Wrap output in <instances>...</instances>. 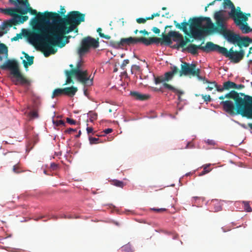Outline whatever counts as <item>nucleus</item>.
<instances>
[{"instance_id":"obj_37","label":"nucleus","mask_w":252,"mask_h":252,"mask_svg":"<svg viewBox=\"0 0 252 252\" xmlns=\"http://www.w3.org/2000/svg\"><path fill=\"white\" fill-rule=\"evenodd\" d=\"M150 20L149 17H147L145 18H138L136 19V21L138 24H145L147 20Z\"/></svg>"},{"instance_id":"obj_36","label":"nucleus","mask_w":252,"mask_h":252,"mask_svg":"<svg viewBox=\"0 0 252 252\" xmlns=\"http://www.w3.org/2000/svg\"><path fill=\"white\" fill-rule=\"evenodd\" d=\"M243 203L244 204V208L247 212H251L252 211V209L250 207L248 202L243 201Z\"/></svg>"},{"instance_id":"obj_22","label":"nucleus","mask_w":252,"mask_h":252,"mask_svg":"<svg viewBox=\"0 0 252 252\" xmlns=\"http://www.w3.org/2000/svg\"><path fill=\"white\" fill-rule=\"evenodd\" d=\"M202 80H203L204 83H208V86L206 88L208 91H211L214 89H216V90L218 91V89H220V86H219L215 82H210L208 80L206 79L205 78H202Z\"/></svg>"},{"instance_id":"obj_50","label":"nucleus","mask_w":252,"mask_h":252,"mask_svg":"<svg viewBox=\"0 0 252 252\" xmlns=\"http://www.w3.org/2000/svg\"><path fill=\"white\" fill-rule=\"evenodd\" d=\"M152 31L156 34H159L160 33V30L157 27H154L152 29Z\"/></svg>"},{"instance_id":"obj_38","label":"nucleus","mask_w":252,"mask_h":252,"mask_svg":"<svg viewBox=\"0 0 252 252\" xmlns=\"http://www.w3.org/2000/svg\"><path fill=\"white\" fill-rule=\"evenodd\" d=\"M53 122L54 125L55 126H59L60 125H62V126H64L65 125L64 122L63 120H57V121L53 120Z\"/></svg>"},{"instance_id":"obj_60","label":"nucleus","mask_w":252,"mask_h":252,"mask_svg":"<svg viewBox=\"0 0 252 252\" xmlns=\"http://www.w3.org/2000/svg\"><path fill=\"white\" fill-rule=\"evenodd\" d=\"M51 167L54 170L56 169L57 168V165L55 163H51Z\"/></svg>"},{"instance_id":"obj_46","label":"nucleus","mask_w":252,"mask_h":252,"mask_svg":"<svg viewBox=\"0 0 252 252\" xmlns=\"http://www.w3.org/2000/svg\"><path fill=\"white\" fill-rule=\"evenodd\" d=\"M204 101L209 102L211 101V97L209 95H202Z\"/></svg>"},{"instance_id":"obj_8","label":"nucleus","mask_w":252,"mask_h":252,"mask_svg":"<svg viewBox=\"0 0 252 252\" xmlns=\"http://www.w3.org/2000/svg\"><path fill=\"white\" fill-rule=\"evenodd\" d=\"M155 40H158L156 38H147L145 37H131L127 38H122L120 41L117 43L118 46H132L142 43L146 46L152 44V42Z\"/></svg>"},{"instance_id":"obj_56","label":"nucleus","mask_w":252,"mask_h":252,"mask_svg":"<svg viewBox=\"0 0 252 252\" xmlns=\"http://www.w3.org/2000/svg\"><path fill=\"white\" fill-rule=\"evenodd\" d=\"M139 32L140 33L143 34L145 35L149 34V32L146 30H141V31H139Z\"/></svg>"},{"instance_id":"obj_44","label":"nucleus","mask_w":252,"mask_h":252,"mask_svg":"<svg viewBox=\"0 0 252 252\" xmlns=\"http://www.w3.org/2000/svg\"><path fill=\"white\" fill-rule=\"evenodd\" d=\"M66 122L70 125H75L76 124V121L73 119H70L69 118H67L66 119Z\"/></svg>"},{"instance_id":"obj_55","label":"nucleus","mask_w":252,"mask_h":252,"mask_svg":"<svg viewBox=\"0 0 252 252\" xmlns=\"http://www.w3.org/2000/svg\"><path fill=\"white\" fill-rule=\"evenodd\" d=\"M244 87H245V86L244 85H242V84L237 85L236 84V87H234V89H241L244 88Z\"/></svg>"},{"instance_id":"obj_48","label":"nucleus","mask_w":252,"mask_h":252,"mask_svg":"<svg viewBox=\"0 0 252 252\" xmlns=\"http://www.w3.org/2000/svg\"><path fill=\"white\" fill-rule=\"evenodd\" d=\"M76 131V129H73V128H68L67 129H66L64 131L65 133H71L72 132H75Z\"/></svg>"},{"instance_id":"obj_10","label":"nucleus","mask_w":252,"mask_h":252,"mask_svg":"<svg viewBox=\"0 0 252 252\" xmlns=\"http://www.w3.org/2000/svg\"><path fill=\"white\" fill-rule=\"evenodd\" d=\"M181 69L180 71L179 70L180 76L182 75H191L193 76H196L199 79H202V77L200 76V69L196 68L195 63L190 64L186 62H182Z\"/></svg>"},{"instance_id":"obj_51","label":"nucleus","mask_w":252,"mask_h":252,"mask_svg":"<svg viewBox=\"0 0 252 252\" xmlns=\"http://www.w3.org/2000/svg\"><path fill=\"white\" fill-rule=\"evenodd\" d=\"M152 209L157 212H164V211H166V209H165V208H160V209L153 208Z\"/></svg>"},{"instance_id":"obj_29","label":"nucleus","mask_w":252,"mask_h":252,"mask_svg":"<svg viewBox=\"0 0 252 252\" xmlns=\"http://www.w3.org/2000/svg\"><path fill=\"white\" fill-rule=\"evenodd\" d=\"M241 21V24L239 25H241L240 29L242 31V32L244 33H247L252 31V29L248 26L247 23H242L241 19H240Z\"/></svg>"},{"instance_id":"obj_31","label":"nucleus","mask_w":252,"mask_h":252,"mask_svg":"<svg viewBox=\"0 0 252 252\" xmlns=\"http://www.w3.org/2000/svg\"><path fill=\"white\" fill-rule=\"evenodd\" d=\"M193 40H190L189 38L188 37H187L186 36H185V39H184L183 38V36L181 42H180L179 44H178L177 45V47L178 48L184 47L186 45L187 43L190 42H193Z\"/></svg>"},{"instance_id":"obj_62","label":"nucleus","mask_w":252,"mask_h":252,"mask_svg":"<svg viewBox=\"0 0 252 252\" xmlns=\"http://www.w3.org/2000/svg\"><path fill=\"white\" fill-rule=\"evenodd\" d=\"M7 32V30H6L4 32H0V36H2L4 34H5Z\"/></svg>"},{"instance_id":"obj_35","label":"nucleus","mask_w":252,"mask_h":252,"mask_svg":"<svg viewBox=\"0 0 252 252\" xmlns=\"http://www.w3.org/2000/svg\"><path fill=\"white\" fill-rule=\"evenodd\" d=\"M101 31H102V29L101 28H98L97 29V32L98 33L99 35L101 37L104 38H105L106 39H108V40L110 39L111 38V36L110 35L104 34V33L101 32Z\"/></svg>"},{"instance_id":"obj_12","label":"nucleus","mask_w":252,"mask_h":252,"mask_svg":"<svg viewBox=\"0 0 252 252\" xmlns=\"http://www.w3.org/2000/svg\"><path fill=\"white\" fill-rule=\"evenodd\" d=\"M241 95L245 97L240 114L248 119H252V96L241 93Z\"/></svg>"},{"instance_id":"obj_39","label":"nucleus","mask_w":252,"mask_h":252,"mask_svg":"<svg viewBox=\"0 0 252 252\" xmlns=\"http://www.w3.org/2000/svg\"><path fill=\"white\" fill-rule=\"evenodd\" d=\"M140 70V67L139 65H132L131 68V72L132 74L134 73L135 71H139Z\"/></svg>"},{"instance_id":"obj_20","label":"nucleus","mask_w":252,"mask_h":252,"mask_svg":"<svg viewBox=\"0 0 252 252\" xmlns=\"http://www.w3.org/2000/svg\"><path fill=\"white\" fill-rule=\"evenodd\" d=\"M172 70L166 72L163 77L165 81H169L171 80L174 75L179 72V69L176 66H174L171 67Z\"/></svg>"},{"instance_id":"obj_58","label":"nucleus","mask_w":252,"mask_h":252,"mask_svg":"<svg viewBox=\"0 0 252 252\" xmlns=\"http://www.w3.org/2000/svg\"><path fill=\"white\" fill-rule=\"evenodd\" d=\"M221 210V207L220 205H218L216 208H214L215 212H218Z\"/></svg>"},{"instance_id":"obj_52","label":"nucleus","mask_w":252,"mask_h":252,"mask_svg":"<svg viewBox=\"0 0 252 252\" xmlns=\"http://www.w3.org/2000/svg\"><path fill=\"white\" fill-rule=\"evenodd\" d=\"M206 143L208 145H214L215 144V142L213 140L208 139L207 140Z\"/></svg>"},{"instance_id":"obj_30","label":"nucleus","mask_w":252,"mask_h":252,"mask_svg":"<svg viewBox=\"0 0 252 252\" xmlns=\"http://www.w3.org/2000/svg\"><path fill=\"white\" fill-rule=\"evenodd\" d=\"M211 165V164H210V163L203 165L202 166V168H203V170L201 172H200L199 173V175L203 176V175L210 172L212 170V169L210 168Z\"/></svg>"},{"instance_id":"obj_45","label":"nucleus","mask_w":252,"mask_h":252,"mask_svg":"<svg viewBox=\"0 0 252 252\" xmlns=\"http://www.w3.org/2000/svg\"><path fill=\"white\" fill-rule=\"evenodd\" d=\"M30 117L32 118H35L38 117V114L36 111H31L30 113Z\"/></svg>"},{"instance_id":"obj_27","label":"nucleus","mask_w":252,"mask_h":252,"mask_svg":"<svg viewBox=\"0 0 252 252\" xmlns=\"http://www.w3.org/2000/svg\"><path fill=\"white\" fill-rule=\"evenodd\" d=\"M9 2L17 7H19V4L25 5L26 7L30 5L28 0H9Z\"/></svg>"},{"instance_id":"obj_16","label":"nucleus","mask_w":252,"mask_h":252,"mask_svg":"<svg viewBox=\"0 0 252 252\" xmlns=\"http://www.w3.org/2000/svg\"><path fill=\"white\" fill-rule=\"evenodd\" d=\"M9 20L4 22L0 27V32L5 31L8 27H11L13 25L23 24L27 21L29 17L28 16H16Z\"/></svg>"},{"instance_id":"obj_24","label":"nucleus","mask_w":252,"mask_h":252,"mask_svg":"<svg viewBox=\"0 0 252 252\" xmlns=\"http://www.w3.org/2000/svg\"><path fill=\"white\" fill-rule=\"evenodd\" d=\"M77 88L72 86L70 87H67L63 88L64 94L69 96H74L76 93L77 92Z\"/></svg>"},{"instance_id":"obj_6","label":"nucleus","mask_w":252,"mask_h":252,"mask_svg":"<svg viewBox=\"0 0 252 252\" xmlns=\"http://www.w3.org/2000/svg\"><path fill=\"white\" fill-rule=\"evenodd\" d=\"M222 6L224 8H229L231 9L229 15L233 19L236 25H240L241 24L240 19H241L245 22L248 20V17L241 11L240 8L237 7V9H236L234 5L230 0H223Z\"/></svg>"},{"instance_id":"obj_19","label":"nucleus","mask_w":252,"mask_h":252,"mask_svg":"<svg viewBox=\"0 0 252 252\" xmlns=\"http://www.w3.org/2000/svg\"><path fill=\"white\" fill-rule=\"evenodd\" d=\"M170 31L167 33V34H164V33H163L162 34V38H158V37H149V38H156L158 39V40H155V41H153L152 42V44L153 43H159L160 42L161 44H163L164 43L167 44V45H170L172 44V41L171 39V35H170Z\"/></svg>"},{"instance_id":"obj_61","label":"nucleus","mask_w":252,"mask_h":252,"mask_svg":"<svg viewBox=\"0 0 252 252\" xmlns=\"http://www.w3.org/2000/svg\"><path fill=\"white\" fill-rule=\"evenodd\" d=\"M192 147V145L191 144V143L189 142L186 147V148H190Z\"/></svg>"},{"instance_id":"obj_47","label":"nucleus","mask_w":252,"mask_h":252,"mask_svg":"<svg viewBox=\"0 0 252 252\" xmlns=\"http://www.w3.org/2000/svg\"><path fill=\"white\" fill-rule=\"evenodd\" d=\"M22 33H19L16 35V36H14L12 39V40L13 41H16L18 40L19 38H22Z\"/></svg>"},{"instance_id":"obj_32","label":"nucleus","mask_w":252,"mask_h":252,"mask_svg":"<svg viewBox=\"0 0 252 252\" xmlns=\"http://www.w3.org/2000/svg\"><path fill=\"white\" fill-rule=\"evenodd\" d=\"M63 94H64V91L63 89H56L54 90V91L53 92L52 97L54 98L55 97L58 96L59 95H61Z\"/></svg>"},{"instance_id":"obj_28","label":"nucleus","mask_w":252,"mask_h":252,"mask_svg":"<svg viewBox=\"0 0 252 252\" xmlns=\"http://www.w3.org/2000/svg\"><path fill=\"white\" fill-rule=\"evenodd\" d=\"M25 54V57L27 59V61L24 60L23 61V63L25 67H27L28 65H31L33 63V59L34 57L33 56H30L27 53H24Z\"/></svg>"},{"instance_id":"obj_34","label":"nucleus","mask_w":252,"mask_h":252,"mask_svg":"<svg viewBox=\"0 0 252 252\" xmlns=\"http://www.w3.org/2000/svg\"><path fill=\"white\" fill-rule=\"evenodd\" d=\"M112 184L119 188H123L125 186V184L123 181L118 180H114L112 181Z\"/></svg>"},{"instance_id":"obj_53","label":"nucleus","mask_w":252,"mask_h":252,"mask_svg":"<svg viewBox=\"0 0 252 252\" xmlns=\"http://www.w3.org/2000/svg\"><path fill=\"white\" fill-rule=\"evenodd\" d=\"M112 131H113V129L112 128H108L105 129L104 130V132L105 134H109V133L112 132Z\"/></svg>"},{"instance_id":"obj_43","label":"nucleus","mask_w":252,"mask_h":252,"mask_svg":"<svg viewBox=\"0 0 252 252\" xmlns=\"http://www.w3.org/2000/svg\"><path fill=\"white\" fill-rule=\"evenodd\" d=\"M31 14L32 15H37V16H36V17H37V16H38V15L39 12L37 13V11H36V10H35V9H32V12H31ZM36 18H37V17H36L35 18H34V19H33V20H34V22H34V24H36V25H35V26H37V23H37V22H36L35 21V19H36Z\"/></svg>"},{"instance_id":"obj_7","label":"nucleus","mask_w":252,"mask_h":252,"mask_svg":"<svg viewBox=\"0 0 252 252\" xmlns=\"http://www.w3.org/2000/svg\"><path fill=\"white\" fill-rule=\"evenodd\" d=\"M218 53L222 54L229 59L233 63H238L242 60L245 55L244 51L241 50L239 51H234L233 48L228 50L226 48L220 46L216 44V51Z\"/></svg>"},{"instance_id":"obj_54","label":"nucleus","mask_w":252,"mask_h":252,"mask_svg":"<svg viewBox=\"0 0 252 252\" xmlns=\"http://www.w3.org/2000/svg\"><path fill=\"white\" fill-rule=\"evenodd\" d=\"M97 114L96 113H93L92 115L91 116V120L92 121L96 119Z\"/></svg>"},{"instance_id":"obj_42","label":"nucleus","mask_w":252,"mask_h":252,"mask_svg":"<svg viewBox=\"0 0 252 252\" xmlns=\"http://www.w3.org/2000/svg\"><path fill=\"white\" fill-rule=\"evenodd\" d=\"M129 63V61L127 59H126V60H124L123 62V63H122L121 65V68L122 69H124L126 66Z\"/></svg>"},{"instance_id":"obj_49","label":"nucleus","mask_w":252,"mask_h":252,"mask_svg":"<svg viewBox=\"0 0 252 252\" xmlns=\"http://www.w3.org/2000/svg\"><path fill=\"white\" fill-rule=\"evenodd\" d=\"M159 15H160L159 13L157 12V13L153 14L151 16L149 17V18H150V20H152L155 17H158V16H159Z\"/></svg>"},{"instance_id":"obj_9","label":"nucleus","mask_w":252,"mask_h":252,"mask_svg":"<svg viewBox=\"0 0 252 252\" xmlns=\"http://www.w3.org/2000/svg\"><path fill=\"white\" fill-rule=\"evenodd\" d=\"M99 39H96L91 36L83 38L81 41V45L78 50L79 55L81 57L88 53L91 48L95 49L99 46Z\"/></svg>"},{"instance_id":"obj_15","label":"nucleus","mask_w":252,"mask_h":252,"mask_svg":"<svg viewBox=\"0 0 252 252\" xmlns=\"http://www.w3.org/2000/svg\"><path fill=\"white\" fill-rule=\"evenodd\" d=\"M32 8L30 7V5L27 6L26 8H23L21 7H17L16 8H7L5 9H0V11L5 14L11 16H24L27 14L28 12H31L32 10Z\"/></svg>"},{"instance_id":"obj_11","label":"nucleus","mask_w":252,"mask_h":252,"mask_svg":"<svg viewBox=\"0 0 252 252\" xmlns=\"http://www.w3.org/2000/svg\"><path fill=\"white\" fill-rule=\"evenodd\" d=\"M216 44L212 42H207L205 46H202V44L196 45L193 44H189L186 50L192 55H196L198 53V50L200 49L206 52L216 51Z\"/></svg>"},{"instance_id":"obj_25","label":"nucleus","mask_w":252,"mask_h":252,"mask_svg":"<svg viewBox=\"0 0 252 252\" xmlns=\"http://www.w3.org/2000/svg\"><path fill=\"white\" fill-rule=\"evenodd\" d=\"M252 42V40L248 37H245L242 38L240 37V39H239V41H238L237 45L240 47L242 45H243L245 47H247Z\"/></svg>"},{"instance_id":"obj_26","label":"nucleus","mask_w":252,"mask_h":252,"mask_svg":"<svg viewBox=\"0 0 252 252\" xmlns=\"http://www.w3.org/2000/svg\"><path fill=\"white\" fill-rule=\"evenodd\" d=\"M170 35H171L173 40L177 42L178 44L181 42L183 37L182 34L176 31H171Z\"/></svg>"},{"instance_id":"obj_17","label":"nucleus","mask_w":252,"mask_h":252,"mask_svg":"<svg viewBox=\"0 0 252 252\" xmlns=\"http://www.w3.org/2000/svg\"><path fill=\"white\" fill-rule=\"evenodd\" d=\"M155 82L156 84L163 83V86L165 88L167 89L178 94L179 100H180L181 99V95L184 94V92L183 91L177 89L170 84L165 83L164 82H165V81L163 76L155 77Z\"/></svg>"},{"instance_id":"obj_23","label":"nucleus","mask_w":252,"mask_h":252,"mask_svg":"<svg viewBox=\"0 0 252 252\" xmlns=\"http://www.w3.org/2000/svg\"><path fill=\"white\" fill-rule=\"evenodd\" d=\"M236 84L230 81H228L223 83V87L218 89V92H222L225 90H228L230 89L234 88V87H236Z\"/></svg>"},{"instance_id":"obj_13","label":"nucleus","mask_w":252,"mask_h":252,"mask_svg":"<svg viewBox=\"0 0 252 252\" xmlns=\"http://www.w3.org/2000/svg\"><path fill=\"white\" fill-rule=\"evenodd\" d=\"M73 76L76 77L84 86H91L93 84L94 77L91 78V75H89L87 70L79 71L76 70L74 73H71V78Z\"/></svg>"},{"instance_id":"obj_14","label":"nucleus","mask_w":252,"mask_h":252,"mask_svg":"<svg viewBox=\"0 0 252 252\" xmlns=\"http://www.w3.org/2000/svg\"><path fill=\"white\" fill-rule=\"evenodd\" d=\"M32 8L30 7V5L27 6L26 8H23L21 7H17L16 8H7L5 9H0V11L5 14L11 16H24L27 14L28 12H31L32 10Z\"/></svg>"},{"instance_id":"obj_18","label":"nucleus","mask_w":252,"mask_h":252,"mask_svg":"<svg viewBox=\"0 0 252 252\" xmlns=\"http://www.w3.org/2000/svg\"><path fill=\"white\" fill-rule=\"evenodd\" d=\"M82 65V61L80 60L79 62L77 63L74 68H72L70 70H66L65 71V74L66 76V80L65 85L70 84L71 83H73L72 79H71V73H74L76 71V70L77 71L82 70L81 69Z\"/></svg>"},{"instance_id":"obj_1","label":"nucleus","mask_w":252,"mask_h":252,"mask_svg":"<svg viewBox=\"0 0 252 252\" xmlns=\"http://www.w3.org/2000/svg\"><path fill=\"white\" fill-rule=\"evenodd\" d=\"M65 19L56 12H39L35 19L37 26L33 27L32 32H26L25 36L32 45L40 47L45 57L54 54L57 52L54 46L63 47L65 44L63 42V38L65 37Z\"/></svg>"},{"instance_id":"obj_41","label":"nucleus","mask_w":252,"mask_h":252,"mask_svg":"<svg viewBox=\"0 0 252 252\" xmlns=\"http://www.w3.org/2000/svg\"><path fill=\"white\" fill-rule=\"evenodd\" d=\"M13 171L16 173H20V165L19 164H17L13 166Z\"/></svg>"},{"instance_id":"obj_59","label":"nucleus","mask_w":252,"mask_h":252,"mask_svg":"<svg viewBox=\"0 0 252 252\" xmlns=\"http://www.w3.org/2000/svg\"><path fill=\"white\" fill-rule=\"evenodd\" d=\"M65 12H66V11H65V9L64 8V7H61V12H60L61 14L62 15H64Z\"/></svg>"},{"instance_id":"obj_64","label":"nucleus","mask_w":252,"mask_h":252,"mask_svg":"<svg viewBox=\"0 0 252 252\" xmlns=\"http://www.w3.org/2000/svg\"><path fill=\"white\" fill-rule=\"evenodd\" d=\"M192 199L196 201L197 200H198V199H200V197H198V196H194L192 197Z\"/></svg>"},{"instance_id":"obj_63","label":"nucleus","mask_w":252,"mask_h":252,"mask_svg":"<svg viewBox=\"0 0 252 252\" xmlns=\"http://www.w3.org/2000/svg\"><path fill=\"white\" fill-rule=\"evenodd\" d=\"M216 2V0H214V1L210 2L208 4V6H211V5H213L214 4V3H215Z\"/></svg>"},{"instance_id":"obj_4","label":"nucleus","mask_w":252,"mask_h":252,"mask_svg":"<svg viewBox=\"0 0 252 252\" xmlns=\"http://www.w3.org/2000/svg\"><path fill=\"white\" fill-rule=\"evenodd\" d=\"M0 68L3 70H9L10 74L15 78L12 81L15 85L21 84H27L28 80L21 73L19 64L16 61L8 60L3 64L0 65Z\"/></svg>"},{"instance_id":"obj_40","label":"nucleus","mask_w":252,"mask_h":252,"mask_svg":"<svg viewBox=\"0 0 252 252\" xmlns=\"http://www.w3.org/2000/svg\"><path fill=\"white\" fill-rule=\"evenodd\" d=\"M99 139L97 138L90 137L89 141L91 144H94L98 143Z\"/></svg>"},{"instance_id":"obj_3","label":"nucleus","mask_w":252,"mask_h":252,"mask_svg":"<svg viewBox=\"0 0 252 252\" xmlns=\"http://www.w3.org/2000/svg\"><path fill=\"white\" fill-rule=\"evenodd\" d=\"M241 93L232 90L224 95L220 96L219 98L223 100L225 98L232 99L234 103L231 100L222 101L220 104L222 105L223 110L230 115L240 114L241 108L244 103L245 97L241 95Z\"/></svg>"},{"instance_id":"obj_33","label":"nucleus","mask_w":252,"mask_h":252,"mask_svg":"<svg viewBox=\"0 0 252 252\" xmlns=\"http://www.w3.org/2000/svg\"><path fill=\"white\" fill-rule=\"evenodd\" d=\"M0 54H5L6 57L8 55V48L3 43H0Z\"/></svg>"},{"instance_id":"obj_2","label":"nucleus","mask_w":252,"mask_h":252,"mask_svg":"<svg viewBox=\"0 0 252 252\" xmlns=\"http://www.w3.org/2000/svg\"><path fill=\"white\" fill-rule=\"evenodd\" d=\"M223 12V10L215 12L214 18L216 21V27L214 26L209 17H202L190 18L188 21L185 20L181 24L174 20V24L176 28L194 39L201 40L205 33L216 32L222 34L229 42L238 43L240 36L227 30L224 22L227 18L224 16Z\"/></svg>"},{"instance_id":"obj_57","label":"nucleus","mask_w":252,"mask_h":252,"mask_svg":"<svg viewBox=\"0 0 252 252\" xmlns=\"http://www.w3.org/2000/svg\"><path fill=\"white\" fill-rule=\"evenodd\" d=\"M87 131L88 133L89 134L93 131V128L92 127H87Z\"/></svg>"},{"instance_id":"obj_21","label":"nucleus","mask_w":252,"mask_h":252,"mask_svg":"<svg viewBox=\"0 0 252 252\" xmlns=\"http://www.w3.org/2000/svg\"><path fill=\"white\" fill-rule=\"evenodd\" d=\"M130 94L133 98L138 100H145L150 98V95L148 94H142L138 92H130Z\"/></svg>"},{"instance_id":"obj_5","label":"nucleus","mask_w":252,"mask_h":252,"mask_svg":"<svg viewBox=\"0 0 252 252\" xmlns=\"http://www.w3.org/2000/svg\"><path fill=\"white\" fill-rule=\"evenodd\" d=\"M85 15L78 11H73L65 16V34L74 30L78 32L77 26L84 22Z\"/></svg>"}]
</instances>
